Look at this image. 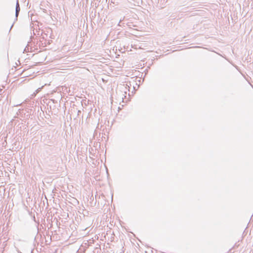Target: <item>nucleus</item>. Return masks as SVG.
<instances>
[{
    "label": "nucleus",
    "mask_w": 253,
    "mask_h": 253,
    "mask_svg": "<svg viewBox=\"0 0 253 253\" xmlns=\"http://www.w3.org/2000/svg\"><path fill=\"white\" fill-rule=\"evenodd\" d=\"M20 10V7H19V4L17 2V6H16V15H18V13L19 12V11Z\"/></svg>",
    "instance_id": "f257e3e1"
}]
</instances>
